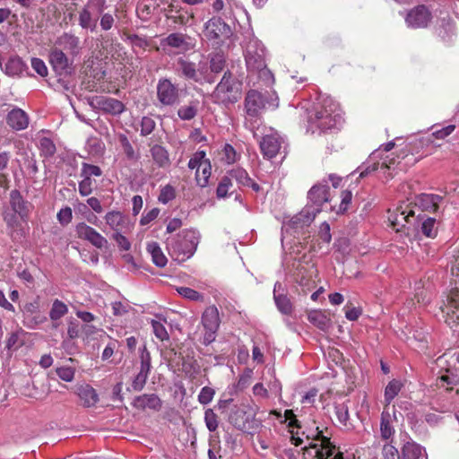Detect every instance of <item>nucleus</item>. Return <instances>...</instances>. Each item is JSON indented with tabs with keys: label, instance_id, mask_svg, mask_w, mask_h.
I'll return each instance as SVG.
<instances>
[{
	"label": "nucleus",
	"instance_id": "f257e3e1",
	"mask_svg": "<svg viewBox=\"0 0 459 459\" xmlns=\"http://www.w3.org/2000/svg\"><path fill=\"white\" fill-rule=\"evenodd\" d=\"M320 100L308 115V126L312 133H325L339 128L343 122L339 104L330 97H320Z\"/></svg>",
	"mask_w": 459,
	"mask_h": 459
},
{
	"label": "nucleus",
	"instance_id": "f03ea898",
	"mask_svg": "<svg viewBox=\"0 0 459 459\" xmlns=\"http://www.w3.org/2000/svg\"><path fill=\"white\" fill-rule=\"evenodd\" d=\"M307 204L302 211L294 216L290 222L295 227L308 226L316 214L323 210L325 203L331 202L330 187L326 180L314 185L307 192Z\"/></svg>",
	"mask_w": 459,
	"mask_h": 459
},
{
	"label": "nucleus",
	"instance_id": "7ed1b4c3",
	"mask_svg": "<svg viewBox=\"0 0 459 459\" xmlns=\"http://www.w3.org/2000/svg\"><path fill=\"white\" fill-rule=\"evenodd\" d=\"M246 45L245 61L250 75H256L265 84L273 82V75L265 63V48L253 34Z\"/></svg>",
	"mask_w": 459,
	"mask_h": 459
},
{
	"label": "nucleus",
	"instance_id": "20e7f679",
	"mask_svg": "<svg viewBox=\"0 0 459 459\" xmlns=\"http://www.w3.org/2000/svg\"><path fill=\"white\" fill-rule=\"evenodd\" d=\"M200 238L201 234L197 230L185 229L167 238V249L173 259L184 262L194 255Z\"/></svg>",
	"mask_w": 459,
	"mask_h": 459
},
{
	"label": "nucleus",
	"instance_id": "39448f33",
	"mask_svg": "<svg viewBox=\"0 0 459 459\" xmlns=\"http://www.w3.org/2000/svg\"><path fill=\"white\" fill-rule=\"evenodd\" d=\"M242 85V82L231 72L226 71L211 94V98L216 104L223 106L234 104L241 98Z\"/></svg>",
	"mask_w": 459,
	"mask_h": 459
},
{
	"label": "nucleus",
	"instance_id": "423d86ee",
	"mask_svg": "<svg viewBox=\"0 0 459 459\" xmlns=\"http://www.w3.org/2000/svg\"><path fill=\"white\" fill-rule=\"evenodd\" d=\"M108 8L107 0H87L78 13V24L82 30L94 32L98 21Z\"/></svg>",
	"mask_w": 459,
	"mask_h": 459
},
{
	"label": "nucleus",
	"instance_id": "0eeeda50",
	"mask_svg": "<svg viewBox=\"0 0 459 459\" xmlns=\"http://www.w3.org/2000/svg\"><path fill=\"white\" fill-rule=\"evenodd\" d=\"M440 310L446 325L454 331L459 332V290L453 289L442 300Z\"/></svg>",
	"mask_w": 459,
	"mask_h": 459
},
{
	"label": "nucleus",
	"instance_id": "6e6552de",
	"mask_svg": "<svg viewBox=\"0 0 459 459\" xmlns=\"http://www.w3.org/2000/svg\"><path fill=\"white\" fill-rule=\"evenodd\" d=\"M201 323L204 329L202 343L208 346L215 341L220 327L221 319L218 308L215 306L208 307L202 315Z\"/></svg>",
	"mask_w": 459,
	"mask_h": 459
},
{
	"label": "nucleus",
	"instance_id": "1a4fd4ad",
	"mask_svg": "<svg viewBox=\"0 0 459 459\" xmlns=\"http://www.w3.org/2000/svg\"><path fill=\"white\" fill-rule=\"evenodd\" d=\"M178 71L179 75L195 82L212 83L215 82V77L206 72L205 65H199V68H196L195 63L185 60L183 58H179L178 60Z\"/></svg>",
	"mask_w": 459,
	"mask_h": 459
},
{
	"label": "nucleus",
	"instance_id": "9d476101",
	"mask_svg": "<svg viewBox=\"0 0 459 459\" xmlns=\"http://www.w3.org/2000/svg\"><path fill=\"white\" fill-rule=\"evenodd\" d=\"M189 36L174 32L160 40V48L169 56L184 54L192 48Z\"/></svg>",
	"mask_w": 459,
	"mask_h": 459
},
{
	"label": "nucleus",
	"instance_id": "9b49d317",
	"mask_svg": "<svg viewBox=\"0 0 459 459\" xmlns=\"http://www.w3.org/2000/svg\"><path fill=\"white\" fill-rule=\"evenodd\" d=\"M157 100L161 106L171 107L179 101V89L168 78H160L157 83Z\"/></svg>",
	"mask_w": 459,
	"mask_h": 459
},
{
	"label": "nucleus",
	"instance_id": "f8f14e48",
	"mask_svg": "<svg viewBox=\"0 0 459 459\" xmlns=\"http://www.w3.org/2000/svg\"><path fill=\"white\" fill-rule=\"evenodd\" d=\"M10 205L14 214L4 215V221L8 226L13 227L15 225L16 214L22 220L28 218L30 204L23 199L19 190L13 189L10 192Z\"/></svg>",
	"mask_w": 459,
	"mask_h": 459
},
{
	"label": "nucleus",
	"instance_id": "ddd939ff",
	"mask_svg": "<svg viewBox=\"0 0 459 459\" xmlns=\"http://www.w3.org/2000/svg\"><path fill=\"white\" fill-rule=\"evenodd\" d=\"M377 151L374 152L369 156V159L357 169L356 172L359 173V178H364L368 175L372 174L373 172L378 170L379 169L384 171L385 179L393 178V175L390 172V170L392 169V166H394L395 163L394 159L393 158L387 160L388 157H386V159L381 164L379 162L372 161L377 154ZM353 173H355V171Z\"/></svg>",
	"mask_w": 459,
	"mask_h": 459
},
{
	"label": "nucleus",
	"instance_id": "4468645a",
	"mask_svg": "<svg viewBox=\"0 0 459 459\" xmlns=\"http://www.w3.org/2000/svg\"><path fill=\"white\" fill-rule=\"evenodd\" d=\"M229 421L237 429L249 433L251 429L258 427L257 421L248 414L243 408H236L229 417Z\"/></svg>",
	"mask_w": 459,
	"mask_h": 459
},
{
	"label": "nucleus",
	"instance_id": "2eb2a0df",
	"mask_svg": "<svg viewBox=\"0 0 459 459\" xmlns=\"http://www.w3.org/2000/svg\"><path fill=\"white\" fill-rule=\"evenodd\" d=\"M91 105L103 113L112 116H119L126 109V106L122 101L107 96L94 97L91 101Z\"/></svg>",
	"mask_w": 459,
	"mask_h": 459
},
{
	"label": "nucleus",
	"instance_id": "dca6fc26",
	"mask_svg": "<svg viewBox=\"0 0 459 459\" xmlns=\"http://www.w3.org/2000/svg\"><path fill=\"white\" fill-rule=\"evenodd\" d=\"M75 233L79 238L90 242L99 249H102L108 246V240L94 228L85 222H80L75 226Z\"/></svg>",
	"mask_w": 459,
	"mask_h": 459
},
{
	"label": "nucleus",
	"instance_id": "f3484780",
	"mask_svg": "<svg viewBox=\"0 0 459 459\" xmlns=\"http://www.w3.org/2000/svg\"><path fill=\"white\" fill-rule=\"evenodd\" d=\"M265 100L266 98L261 92L255 90H250L247 91L244 103L245 110L248 117L247 119H257L261 114V111L265 107Z\"/></svg>",
	"mask_w": 459,
	"mask_h": 459
},
{
	"label": "nucleus",
	"instance_id": "a211bd4d",
	"mask_svg": "<svg viewBox=\"0 0 459 459\" xmlns=\"http://www.w3.org/2000/svg\"><path fill=\"white\" fill-rule=\"evenodd\" d=\"M388 221L395 231L400 232L408 224H413L415 221L414 212L406 207H397L394 211H389Z\"/></svg>",
	"mask_w": 459,
	"mask_h": 459
},
{
	"label": "nucleus",
	"instance_id": "6ab92c4d",
	"mask_svg": "<svg viewBox=\"0 0 459 459\" xmlns=\"http://www.w3.org/2000/svg\"><path fill=\"white\" fill-rule=\"evenodd\" d=\"M431 20V13L428 7L423 4L411 9L405 17L408 27L412 29L425 28Z\"/></svg>",
	"mask_w": 459,
	"mask_h": 459
},
{
	"label": "nucleus",
	"instance_id": "aec40b11",
	"mask_svg": "<svg viewBox=\"0 0 459 459\" xmlns=\"http://www.w3.org/2000/svg\"><path fill=\"white\" fill-rule=\"evenodd\" d=\"M282 143V137L273 131L263 136L260 142V149L264 157L273 159L278 154Z\"/></svg>",
	"mask_w": 459,
	"mask_h": 459
},
{
	"label": "nucleus",
	"instance_id": "412c9836",
	"mask_svg": "<svg viewBox=\"0 0 459 459\" xmlns=\"http://www.w3.org/2000/svg\"><path fill=\"white\" fill-rule=\"evenodd\" d=\"M230 26L220 17H212L205 23L204 35L209 39H219L230 35Z\"/></svg>",
	"mask_w": 459,
	"mask_h": 459
},
{
	"label": "nucleus",
	"instance_id": "4be33fe9",
	"mask_svg": "<svg viewBox=\"0 0 459 459\" xmlns=\"http://www.w3.org/2000/svg\"><path fill=\"white\" fill-rule=\"evenodd\" d=\"M49 62L53 70L58 75L70 74L72 62L62 49L54 48L49 54Z\"/></svg>",
	"mask_w": 459,
	"mask_h": 459
},
{
	"label": "nucleus",
	"instance_id": "5701e85b",
	"mask_svg": "<svg viewBox=\"0 0 459 459\" xmlns=\"http://www.w3.org/2000/svg\"><path fill=\"white\" fill-rule=\"evenodd\" d=\"M106 224L115 232H126L129 229L128 218L119 211H109L104 216Z\"/></svg>",
	"mask_w": 459,
	"mask_h": 459
},
{
	"label": "nucleus",
	"instance_id": "b1692460",
	"mask_svg": "<svg viewBox=\"0 0 459 459\" xmlns=\"http://www.w3.org/2000/svg\"><path fill=\"white\" fill-rule=\"evenodd\" d=\"M132 406L138 410L150 409L159 411L162 407V401L156 394H143L134 397Z\"/></svg>",
	"mask_w": 459,
	"mask_h": 459
},
{
	"label": "nucleus",
	"instance_id": "393cba45",
	"mask_svg": "<svg viewBox=\"0 0 459 459\" xmlns=\"http://www.w3.org/2000/svg\"><path fill=\"white\" fill-rule=\"evenodd\" d=\"M56 44L72 56H76L81 53L80 39L73 33L64 32L56 39Z\"/></svg>",
	"mask_w": 459,
	"mask_h": 459
},
{
	"label": "nucleus",
	"instance_id": "a878e982",
	"mask_svg": "<svg viewBox=\"0 0 459 459\" xmlns=\"http://www.w3.org/2000/svg\"><path fill=\"white\" fill-rule=\"evenodd\" d=\"M317 439L320 443L311 445V448L315 449L316 459H329L333 455L334 446L331 443L330 438L323 436L319 431Z\"/></svg>",
	"mask_w": 459,
	"mask_h": 459
},
{
	"label": "nucleus",
	"instance_id": "bb28decb",
	"mask_svg": "<svg viewBox=\"0 0 459 459\" xmlns=\"http://www.w3.org/2000/svg\"><path fill=\"white\" fill-rule=\"evenodd\" d=\"M282 290V284L276 281L273 288V299L278 310L283 315H290L293 311V306L290 299L284 293H278Z\"/></svg>",
	"mask_w": 459,
	"mask_h": 459
},
{
	"label": "nucleus",
	"instance_id": "cd10ccee",
	"mask_svg": "<svg viewBox=\"0 0 459 459\" xmlns=\"http://www.w3.org/2000/svg\"><path fill=\"white\" fill-rule=\"evenodd\" d=\"M400 459H428V455L421 446L414 442H407L402 447Z\"/></svg>",
	"mask_w": 459,
	"mask_h": 459
},
{
	"label": "nucleus",
	"instance_id": "c85d7f7f",
	"mask_svg": "<svg viewBox=\"0 0 459 459\" xmlns=\"http://www.w3.org/2000/svg\"><path fill=\"white\" fill-rule=\"evenodd\" d=\"M77 395L84 407L90 408L99 402L96 390L90 385H82L77 388Z\"/></svg>",
	"mask_w": 459,
	"mask_h": 459
},
{
	"label": "nucleus",
	"instance_id": "c756f323",
	"mask_svg": "<svg viewBox=\"0 0 459 459\" xmlns=\"http://www.w3.org/2000/svg\"><path fill=\"white\" fill-rule=\"evenodd\" d=\"M459 384V375L452 372L451 370H446L442 375L437 377L435 385L439 390L451 391L454 386Z\"/></svg>",
	"mask_w": 459,
	"mask_h": 459
},
{
	"label": "nucleus",
	"instance_id": "7c9ffc66",
	"mask_svg": "<svg viewBox=\"0 0 459 459\" xmlns=\"http://www.w3.org/2000/svg\"><path fill=\"white\" fill-rule=\"evenodd\" d=\"M7 124L15 130H22L28 126V117L26 113L20 108L13 109L7 115Z\"/></svg>",
	"mask_w": 459,
	"mask_h": 459
},
{
	"label": "nucleus",
	"instance_id": "2f4dec72",
	"mask_svg": "<svg viewBox=\"0 0 459 459\" xmlns=\"http://www.w3.org/2000/svg\"><path fill=\"white\" fill-rule=\"evenodd\" d=\"M28 66L19 56L10 57L4 65V73L10 76H20L28 74Z\"/></svg>",
	"mask_w": 459,
	"mask_h": 459
},
{
	"label": "nucleus",
	"instance_id": "473e14b6",
	"mask_svg": "<svg viewBox=\"0 0 459 459\" xmlns=\"http://www.w3.org/2000/svg\"><path fill=\"white\" fill-rule=\"evenodd\" d=\"M151 155L154 163L159 168H167L170 165L169 152L161 145L155 144L151 150Z\"/></svg>",
	"mask_w": 459,
	"mask_h": 459
},
{
	"label": "nucleus",
	"instance_id": "72a5a7b5",
	"mask_svg": "<svg viewBox=\"0 0 459 459\" xmlns=\"http://www.w3.org/2000/svg\"><path fill=\"white\" fill-rule=\"evenodd\" d=\"M308 321L322 331L327 330L331 325V320L326 314L320 310H311L307 315Z\"/></svg>",
	"mask_w": 459,
	"mask_h": 459
},
{
	"label": "nucleus",
	"instance_id": "f704fd0d",
	"mask_svg": "<svg viewBox=\"0 0 459 459\" xmlns=\"http://www.w3.org/2000/svg\"><path fill=\"white\" fill-rule=\"evenodd\" d=\"M146 249L152 255V260L156 266L162 268L167 264L168 259L157 242L148 243Z\"/></svg>",
	"mask_w": 459,
	"mask_h": 459
},
{
	"label": "nucleus",
	"instance_id": "c9c22d12",
	"mask_svg": "<svg viewBox=\"0 0 459 459\" xmlns=\"http://www.w3.org/2000/svg\"><path fill=\"white\" fill-rule=\"evenodd\" d=\"M118 140L126 157L129 160L138 161L140 154L134 150L127 136L124 134H120Z\"/></svg>",
	"mask_w": 459,
	"mask_h": 459
},
{
	"label": "nucleus",
	"instance_id": "e433bc0d",
	"mask_svg": "<svg viewBox=\"0 0 459 459\" xmlns=\"http://www.w3.org/2000/svg\"><path fill=\"white\" fill-rule=\"evenodd\" d=\"M200 169L202 170L201 172L200 169H197L195 172L196 184L200 187H205L208 185L209 178L211 177L212 166L210 160H204V163L200 167Z\"/></svg>",
	"mask_w": 459,
	"mask_h": 459
},
{
	"label": "nucleus",
	"instance_id": "4c0bfd02",
	"mask_svg": "<svg viewBox=\"0 0 459 459\" xmlns=\"http://www.w3.org/2000/svg\"><path fill=\"white\" fill-rule=\"evenodd\" d=\"M68 313V307L61 300L55 299L49 310V318L56 322Z\"/></svg>",
	"mask_w": 459,
	"mask_h": 459
},
{
	"label": "nucleus",
	"instance_id": "58836bf2",
	"mask_svg": "<svg viewBox=\"0 0 459 459\" xmlns=\"http://www.w3.org/2000/svg\"><path fill=\"white\" fill-rule=\"evenodd\" d=\"M403 387V383L398 379L391 380L385 388V402L390 404L391 402L397 396Z\"/></svg>",
	"mask_w": 459,
	"mask_h": 459
},
{
	"label": "nucleus",
	"instance_id": "ea45409f",
	"mask_svg": "<svg viewBox=\"0 0 459 459\" xmlns=\"http://www.w3.org/2000/svg\"><path fill=\"white\" fill-rule=\"evenodd\" d=\"M227 175L231 178V181L235 180L239 186H246L250 183L248 173L242 168L232 169L227 172Z\"/></svg>",
	"mask_w": 459,
	"mask_h": 459
},
{
	"label": "nucleus",
	"instance_id": "a19ab883",
	"mask_svg": "<svg viewBox=\"0 0 459 459\" xmlns=\"http://www.w3.org/2000/svg\"><path fill=\"white\" fill-rule=\"evenodd\" d=\"M334 413L341 425L345 427L348 426L350 414L348 405L345 403H335Z\"/></svg>",
	"mask_w": 459,
	"mask_h": 459
},
{
	"label": "nucleus",
	"instance_id": "79ce46f5",
	"mask_svg": "<svg viewBox=\"0 0 459 459\" xmlns=\"http://www.w3.org/2000/svg\"><path fill=\"white\" fill-rule=\"evenodd\" d=\"M151 354L147 350L146 346L143 345V348L140 349V370L139 372L145 373L147 375L150 374L152 364H151Z\"/></svg>",
	"mask_w": 459,
	"mask_h": 459
},
{
	"label": "nucleus",
	"instance_id": "37998d69",
	"mask_svg": "<svg viewBox=\"0 0 459 459\" xmlns=\"http://www.w3.org/2000/svg\"><path fill=\"white\" fill-rule=\"evenodd\" d=\"M40 154L46 158L52 157L56 152V145L53 141L48 137H42L39 140Z\"/></svg>",
	"mask_w": 459,
	"mask_h": 459
},
{
	"label": "nucleus",
	"instance_id": "c03bdc74",
	"mask_svg": "<svg viewBox=\"0 0 459 459\" xmlns=\"http://www.w3.org/2000/svg\"><path fill=\"white\" fill-rule=\"evenodd\" d=\"M380 433L382 438L387 440L394 434V429L390 422V415L382 414L380 422Z\"/></svg>",
	"mask_w": 459,
	"mask_h": 459
},
{
	"label": "nucleus",
	"instance_id": "a18cd8bd",
	"mask_svg": "<svg viewBox=\"0 0 459 459\" xmlns=\"http://www.w3.org/2000/svg\"><path fill=\"white\" fill-rule=\"evenodd\" d=\"M437 221L434 218H427L421 223V232L428 238H435L437 233Z\"/></svg>",
	"mask_w": 459,
	"mask_h": 459
},
{
	"label": "nucleus",
	"instance_id": "49530a36",
	"mask_svg": "<svg viewBox=\"0 0 459 459\" xmlns=\"http://www.w3.org/2000/svg\"><path fill=\"white\" fill-rule=\"evenodd\" d=\"M225 57L222 54L216 53L214 54L210 60V68H211V74H219L221 73L224 66H225Z\"/></svg>",
	"mask_w": 459,
	"mask_h": 459
},
{
	"label": "nucleus",
	"instance_id": "de8ad7c7",
	"mask_svg": "<svg viewBox=\"0 0 459 459\" xmlns=\"http://www.w3.org/2000/svg\"><path fill=\"white\" fill-rule=\"evenodd\" d=\"M377 459H400L398 449L391 443H385L382 448Z\"/></svg>",
	"mask_w": 459,
	"mask_h": 459
},
{
	"label": "nucleus",
	"instance_id": "09e8293b",
	"mask_svg": "<svg viewBox=\"0 0 459 459\" xmlns=\"http://www.w3.org/2000/svg\"><path fill=\"white\" fill-rule=\"evenodd\" d=\"M102 175L101 169L97 165L89 164L83 162L82 164L81 177L85 178H91V177H100Z\"/></svg>",
	"mask_w": 459,
	"mask_h": 459
},
{
	"label": "nucleus",
	"instance_id": "8fccbe9b",
	"mask_svg": "<svg viewBox=\"0 0 459 459\" xmlns=\"http://www.w3.org/2000/svg\"><path fill=\"white\" fill-rule=\"evenodd\" d=\"M204 422L210 432H213L218 429L219 421L216 413L212 409H207L204 411Z\"/></svg>",
	"mask_w": 459,
	"mask_h": 459
},
{
	"label": "nucleus",
	"instance_id": "3c124183",
	"mask_svg": "<svg viewBox=\"0 0 459 459\" xmlns=\"http://www.w3.org/2000/svg\"><path fill=\"white\" fill-rule=\"evenodd\" d=\"M232 186L231 178L227 174L220 181L217 189L216 195L218 198H224L227 196L230 188Z\"/></svg>",
	"mask_w": 459,
	"mask_h": 459
},
{
	"label": "nucleus",
	"instance_id": "603ef678",
	"mask_svg": "<svg viewBox=\"0 0 459 459\" xmlns=\"http://www.w3.org/2000/svg\"><path fill=\"white\" fill-rule=\"evenodd\" d=\"M176 197L175 188L171 185H166L160 190L158 200L160 203L166 204Z\"/></svg>",
	"mask_w": 459,
	"mask_h": 459
},
{
	"label": "nucleus",
	"instance_id": "864d4df0",
	"mask_svg": "<svg viewBox=\"0 0 459 459\" xmlns=\"http://www.w3.org/2000/svg\"><path fill=\"white\" fill-rule=\"evenodd\" d=\"M206 153L204 151H197L188 161V168L190 169H200V167L204 163V160H208L205 159Z\"/></svg>",
	"mask_w": 459,
	"mask_h": 459
},
{
	"label": "nucleus",
	"instance_id": "5fc2aeb1",
	"mask_svg": "<svg viewBox=\"0 0 459 459\" xmlns=\"http://www.w3.org/2000/svg\"><path fill=\"white\" fill-rule=\"evenodd\" d=\"M197 113V108L195 105L182 106L178 110V116L182 120H191Z\"/></svg>",
	"mask_w": 459,
	"mask_h": 459
},
{
	"label": "nucleus",
	"instance_id": "6e6d98bb",
	"mask_svg": "<svg viewBox=\"0 0 459 459\" xmlns=\"http://www.w3.org/2000/svg\"><path fill=\"white\" fill-rule=\"evenodd\" d=\"M152 326L153 333L159 340L165 341L169 338V335L167 332L166 327L160 321L152 320Z\"/></svg>",
	"mask_w": 459,
	"mask_h": 459
},
{
	"label": "nucleus",
	"instance_id": "4d7b16f0",
	"mask_svg": "<svg viewBox=\"0 0 459 459\" xmlns=\"http://www.w3.org/2000/svg\"><path fill=\"white\" fill-rule=\"evenodd\" d=\"M178 294L182 296L185 299H187L189 300H201L203 299V295L200 294L198 291L195 290L194 289L188 288V287H179L177 289Z\"/></svg>",
	"mask_w": 459,
	"mask_h": 459
},
{
	"label": "nucleus",
	"instance_id": "13d9d810",
	"mask_svg": "<svg viewBox=\"0 0 459 459\" xmlns=\"http://www.w3.org/2000/svg\"><path fill=\"white\" fill-rule=\"evenodd\" d=\"M148 377L149 375L145 373L138 372L132 381L131 389L135 392L142 391L145 386Z\"/></svg>",
	"mask_w": 459,
	"mask_h": 459
},
{
	"label": "nucleus",
	"instance_id": "bf43d9fd",
	"mask_svg": "<svg viewBox=\"0 0 459 459\" xmlns=\"http://www.w3.org/2000/svg\"><path fill=\"white\" fill-rule=\"evenodd\" d=\"M214 394L215 391L213 388L204 386L198 394V402L203 405H206L212 401Z\"/></svg>",
	"mask_w": 459,
	"mask_h": 459
},
{
	"label": "nucleus",
	"instance_id": "052dcab7",
	"mask_svg": "<svg viewBox=\"0 0 459 459\" xmlns=\"http://www.w3.org/2000/svg\"><path fill=\"white\" fill-rule=\"evenodd\" d=\"M141 130L140 134L143 136H147L152 133L155 128V121L149 117H143L141 120Z\"/></svg>",
	"mask_w": 459,
	"mask_h": 459
},
{
	"label": "nucleus",
	"instance_id": "680f3d73",
	"mask_svg": "<svg viewBox=\"0 0 459 459\" xmlns=\"http://www.w3.org/2000/svg\"><path fill=\"white\" fill-rule=\"evenodd\" d=\"M56 373L61 380L65 382H72L74 378V370L71 367L56 368Z\"/></svg>",
	"mask_w": 459,
	"mask_h": 459
},
{
	"label": "nucleus",
	"instance_id": "e2e57ef3",
	"mask_svg": "<svg viewBox=\"0 0 459 459\" xmlns=\"http://www.w3.org/2000/svg\"><path fill=\"white\" fill-rule=\"evenodd\" d=\"M92 190V180L91 178H82V180L78 183V191L82 196H89Z\"/></svg>",
	"mask_w": 459,
	"mask_h": 459
},
{
	"label": "nucleus",
	"instance_id": "0e129e2a",
	"mask_svg": "<svg viewBox=\"0 0 459 459\" xmlns=\"http://www.w3.org/2000/svg\"><path fill=\"white\" fill-rule=\"evenodd\" d=\"M115 22L113 14L109 13H103L100 15V25L101 30L107 31L111 30Z\"/></svg>",
	"mask_w": 459,
	"mask_h": 459
},
{
	"label": "nucleus",
	"instance_id": "69168bd1",
	"mask_svg": "<svg viewBox=\"0 0 459 459\" xmlns=\"http://www.w3.org/2000/svg\"><path fill=\"white\" fill-rule=\"evenodd\" d=\"M31 67L39 75L42 77L48 75V67L42 59L38 57L31 58Z\"/></svg>",
	"mask_w": 459,
	"mask_h": 459
},
{
	"label": "nucleus",
	"instance_id": "338daca9",
	"mask_svg": "<svg viewBox=\"0 0 459 459\" xmlns=\"http://www.w3.org/2000/svg\"><path fill=\"white\" fill-rule=\"evenodd\" d=\"M127 39L134 48H146L149 46V41L146 38L136 34L129 35Z\"/></svg>",
	"mask_w": 459,
	"mask_h": 459
},
{
	"label": "nucleus",
	"instance_id": "774afa93",
	"mask_svg": "<svg viewBox=\"0 0 459 459\" xmlns=\"http://www.w3.org/2000/svg\"><path fill=\"white\" fill-rule=\"evenodd\" d=\"M57 220L62 225H66L71 222L73 219L72 209L68 206L60 209L57 212Z\"/></svg>",
	"mask_w": 459,
	"mask_h": 459
}]
</instances>
